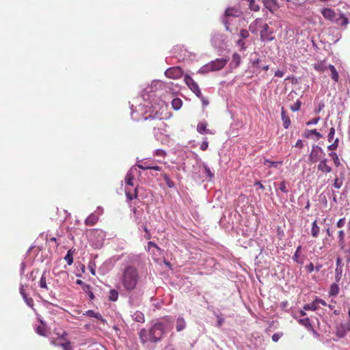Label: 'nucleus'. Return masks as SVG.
I'll return each instance as SVG.
<instances>
[{
	"mask_svg": "<svg viewBox=\"0 0 350 350\" xmlns=\"http://www.w3.org/2000/svg\"><path fill=\"white\" fill-rule=\"evenodd\" d=\"M232 62H234L235 66H238L241 62V56L238 53H234L232 55Z\"/></svg>",
	"mask_w": 350,
	"mask_h": 350,
	"instance_id": "nucleus-39",
	"label": "nucleus"
},
{
	"mask_svg": "<svg viewBox=\"0 0 350 350\" xmlns=\"http://www.w3.org/2000/svg\"><path fill=\"white\" fill-rule=\"evenodd\" d=\"M342 185V180L336 178L334 183V187L336 189H340Z\"/></svg>",
	"mask_w": 350,
	"mask_h": 350,
	"instance_id": "nucleus-42",
	"label": "nucleus"
},
{
	"mask_svg": "<svg viewBox=\"0 0 350 350\" xmlns=\"http://www.w3.org/2000/svg\"><path fill=\"white\" fill-rule=\"evenodd\" d=\"M165 75L168 78L178 79L183 76V71L180 67H172L168 68L165 71Z\"/></svg>",
	"mask_w": 350,
	"mask_h": 350,
	"instance_id": "nucleus-9",
	"label": "nucleus"
},
{
	"mask_svg": "<svg viewBox=\"0 0 350 350\" xmlns=\"http://www.w3.org/2000/svg\"><path fill=\"white\" fill-rule=\"evenodd\" d=\"M250 8L251 10H253V11H255V12H257L260 9V7L258 5L256 4L255 3V1L254 0L252 2H250Z\"/></svg>",
	"mask_w": 350,
	"mask_h": 350,
	"instance_id": "nucleus-43",
	"label": "nucleus"
},
{
	"mask_svg": "<svg viewBox=\"0 0 350 350\" xmlns=\"http://www.w3.org/2000/svg\"><path fill=\"white\" fill-rule=\"evenodd\" d=\"M224 320L223 318H221V317H220L219 316L217 317V326L218 327L221 326L222 324L224 323Z\"/></svg>",
	"mask_w": 350,
	"mask_h": 350,
	"instance_id": "nucleus-60",
	"label": "nucleus"
},
{
	"mask_svg": "<svg viewBox=\"0 0 350 350\" xmlns=\"http://www.w3.org/2000/svg\"><path fill=\"white\" fill-rule=\"evenodd\" d=\"M282 336V332L275 333L272 336V340L273 342H278Z\"/></svg>",
	"mask_w": 350,
	"mask_h": 350,
	"instance_id": "nucleus-48",
	"label": "nucleus"
},
{
	"mask_svg": "<svg viewBox=\"0 0 350 350\" xmlns=\"http://www.w3.org/2000/svg\"><path fill=\"white\" fill-rule=\"evenodd\" d=\"M275 76L278 77H282L284 76V72L278 70L275 72Z\"/></svg>",
	"mask_w": 350,
	"mask_h": 350,
	"instance_id": "nucleus-61",
	"label": "nucleus"
},
{
	"mask_svg": "<svg viewBox=\"0 0 350 350\" xmlns=\"http://www.w3.org/2000/svg\"><path fill=\"white\" fill-rule=\"evenodd\" d=\"M328 68L329 69V70L331 72V78H332V79L335 83H337L338 81V79H339V75H338V71L336 70V68L333 65L329 64L328 66Z\"/></svg>",
	"mask_w": 350,
	"mask_h": 350,
	"instance_id": "nucleus-18",
	"label": "nucleus"
},
{
	"mask_svg": "<svg viewBox=\"0 0 350 350\" xmlns=\"http://www.w3.org/2000/svg\"><path fill=\"white\" fill-rule=\"evenodd\" d=\"M183 102L180 98H175L172 101V107L174 110H178L181 108Z\"/></svg>",
	"mask_w": 350,
	"mask_h": 350,
	"instance_id": "nucleus-23",
	"label": "nucleus"
},
{
	"mask_svg": "<svg viewBox=\"0 0 350 350\" xmlns=\"http://www.w3.org/2000/svg\"><path fill=\"white\" fill-rule=\"evenodd\" d=\"M167 116V106L162 103L158 109L154 107L152 113L144 118L143 126L146 129H152L154 136L158 137L166 131L167 125L163 120Z\"/></svg>",
	"mask_w": 350,
	"mask_h": 350,
	"instance_id": "nucleus-1",
	"label": "nucleus"
},
{
	"mask_svg": "<svg viewBox=\"0 0 350 350\" xmlns=\"http://www.w3.org/2000/svg\"><path fill=\"white\" fill-rule=\"evenodd\" d=\"M329 156L332 158V159L334 161V163L336 167H339L340 165V161L339 159L338 155L335 152H331L329 153Z\"/></svg>",
	"mask_w": 350,
	"mask_h": 350,
	"instance_id": "nucleus-24",
	"label": "nucleus"
},
{
	"mask_svg": "<svg viewBox=\"0 0 350 350\" xmlns=\"http://www.w3.org/2000/svg\"><path fill=\"white\" fill-rule=\"evenodd\" d=\"M321 14L325 19L336 23L342 27H346L349 23V19L342 14H340L339 18H336V12L330 8L323 9Z\"/></svg>",
	"mask_w": 350,
	"mask_h": 350,
	"instance_id": "nucleus-5",
	"label": "nucleus"
},
{
	"mask_svg": "<svg viewBox=\"0 0 350 350\" xmlns=\"http://www.w3.org/2000/svg\"><path fill=\"white\" fill-rule=\"evenodd\" d=\"M345 219L341 218L338 221V222L336 224V226L338 228H342L345 226Z\"/></svg>",
	"mask_w": 350,
	"mask_h": 350,
	"instance_id": "nucleus-54",
	"label": "nucleus"
},
{
	"mask_svg": "<svg viewBox=\"0 0 350 350\" xmlns=\"http://www.w3.org/2000/svg\"><path fill=\"white\" fill-rule=\"evenodd\" d=\"M39 286L42 288H46L47 289V285H46V277L44 275V273L42 275V277L39 281Z\"/></svg>",
	"mask_w": 350,
	"mask_h": 350,
	"instance_id": "nucleus-37",
	"label": "nucleus"
},
{
	"mask_svg": "<svg viewBox=\"0 0 350 350\" xmlns=\"http://www.w3.org/2000/svg\"><path fill=\"white\" fill-rule=\"evenodd\" d=\"M254 27H260V36L262 42L272 41L275 38L272 36L273 33L268 24L264 23L261 18H256L254 23L250 26V30L254 32L256 29Z\"/></svg>",
	"mask_w": 350,
	"mask_h": 350,
	"instance_id": "nucleus-4",
	"label": "nucleus"
},
{
	"mask_svg": "<svg viewBox=\"0 0 350 350\" xmlns=\"http://www.w3.org/2000/svg\"><path fill=\"white\" fill-rule=\"evenodd\" d=\"M301 102L299 100H297L293 105L291 106L290 108L293 111H298L301 108Z\"/></svg>",
	"mask_w": 350,
	"mask_h": 350,
	"instance_id": "nucleus-38",
	"label": "nucleus"
},
{
	"mask_svg": "<svg viewBox=\"0 0 350 350\" xmlns=\"http://www.w3.org/2000/svg\"><path fill=\"white\" fill-rule=\"evenodd\" d=\"M135 321L144 323L145 321L144 314L140 311H136L132 316Z\"/></svg>",
	"mask_w": 350,
	"mask_h": 350,
	"instance_id": "nucleus-20",
	"label": "nucleus"
},
{
	"mask_svg": "<svg viewBox=\"0 0 350 350\" xmlns=\"http://www.w3.org/2000/svg\"><path fill=\"white\" fill-rule=\"evenodd\" d=\"M36 332L40 336H45L46 334V329L44 325L41 324L36 327Z\"/></svg>",
	"mask_w": 350,
	"mask_h": 350,
	"instance_id": "nucleus-31",
	"label": "nucleus"
},
{
	"mask_svg": "<svg viewBox=\"0 0 350 350\" xmlns=\"http://www.w3.org/2000/svg\"><path fill=\"white\" fill-rule=\"evenodd\" d=\"M339 293V287L338 284L333 283L329 288V294L331 296H336Z\"/></svg>",
	"mask_w": 350,
	"mask_h": 350,
	"instance_id": "nucleus-27",
	"label": "nucleus"
},
{
	"mask_svg": "<svg viewBox=\"0 0 350 350\" xmlns=\"http://www.w3.org/2000/svg\"><path fill=\"white\" fill-rule=\"evenodd\" d=\"M166 185H167V187H170V188H172V187H174V185H174V183L172 180H170L167 181V182L166 183Z\"/></svg>",
	"mask_w": 350,
	"mask_h": 350,
	"instance_id": "nucleus-64",
	"label": "nucleus"
},
{
	"mask_svg": "<svg viewBox=\"0 0 350 350\" xmlns=\"http://www.w3.org/2000/svg\"><path fill=\"white\" fill-rule=\"evenodd\" d=\"M165 154L166 153L165 152V151L161 149H157L154 152V155L158 157H165Z\"/></svg>",
	"mask_w": 350,
	"mask_h": 350,
	"instance_id": "nucleus-52",
	"label": "nucleus"
},
{
	"mask_svg": "<svg viewBox=\"0 0 350 350\" xmlns=\"http://www.w3.org/2000/svg\"><path fill=\"white\" fill-rule=\"evenodd\" d=\"M320 120V118L319 117H316V118H312V120H310V121H308L306 124L307 125H310V124H317L319 121Z\"/></svg>",
	"mask_w": 350,
	"mask_h": 350,
	"instance_id": "nucleus-51",
	"label": "nucleus"
},
{
	"mask_svg": "<svg viewBox=\"0 0 350 350\" xmlns=\"http://www.w3.org/2000/svg\"><path fill=\"white\" fill-rule=\"evenodd\" d=\"M304 308L306 310H316L317 309L314 303H312V304H306L304 306Z\"/></svg>",
	"mask_w": 350,
	"mask_h": 350,
	"instance_id": "nucleus-44",
	"label": "nucleus"
},
{
	"mask_svg": "<svg viewBox=\"0 0 350 350\" xmlns=\"http://www.w3.org/2000/svg\"><path fill=\"white\" fill-rule=\"evenodd\" d=\"M336 267H342V258L338 257L336 258Z\"/></svg>",
	"mask_w": 350,
	"mask_h": 350,
	"instance_id": "nucleus-63",
	"label": "nucleus"
},
{
	"mask_svg": "<svg viewBox=\"0 0 350 350\" xmlns=\"http://www.w3.org/2000/svg\"><path fill=\"white\" fill-rule=\"evenodd\" d=\"M137 166L139 169L143 170H154L156 171L161 170V167H159L158 165H151L148 164V161L142 162L141 163H138V164H137Z\"/></svg>",
	"mask_w": 350,
	"mask_h": 350,
	"instance_id": "nucleus-13",
	"label": "nucleus"
},
{
	"mask_svg": "<svg viewBox=\"0 0 350 350\" xmlns=\"http://www.w3.org/2000/svg\"><path fill=\"white\" fill-rule=\"evenodd\" d=\"M204 172L206 173V174L210 178H213L214 176V174L213 173H212L211 169L207 166V165H204Z\"/></svg>",
	"mask_w": 350,
	"mask_h": 350,
	"instance_id": "nucleus-46",
	"label": "nucleus"
},
{
	"mask_svg": "<svg viewBox=\"0 0 350 350\" xmlns=\"http://www.w3.org/2000/svg\"><path fill=\"white\" fill-rule=\"evenodd\" d=\"M142 280V275L138 269L131 265H126L122 270L120 281L124 290H135Z\"/></svg>",
	"mask_w": 350,
	"mask_h": 350,
	"instance_id": "nucleus-3",
	"label": "nucleus"
},
{
	"mask_svg": "<svg viewBox=\"0 0 350 350\" xmlns=\"http://www.w3.org/2000/svg\"><path fill=\"white\" fill-rule=\"evenodd\" d=\"M323 267V265L320 263H317L315 267H314V271H316L317 272H319L321 268Z\"/></svg>",
	"mask_w": 350,
	"mask_h": 350,
	"instance_id": "nucleus-62",
	"label": "nucleus"
},
{
	"mask_svg": "<svg viewBox=\"0 0 350 350\" xmlns=\"http://www.w3.org/2000/svg\"><path fill=\"white\" fill-rule=\"evenodd\" d=\"M186 327V323L183 317H178L176 321V328L177 332L183 330Z\"/></svg>",
	"mask_w": 350,
	"mask_h": 350,
	"instance_id": "nucleus-17",
	"label": "nucleus"
},
{
	"mask_svg": "<svg viewBox=\"0 0 350 350\" xmlns=\"http://www.w3.org/2000/svg\"><path fill=\"white\" fill-rule=\"evenodd\" d=\"M314 67L316 70L320 72H323L327 70V68H328V66L325 64L324 62H318L314 64Z\"/></svg>",
	"mask_w": 350,
	"mask_h": 350,
	"instance_id": "nucleus-25",
	"label": "nucleus"
},
{
	"mask_svg": "<svg viewBox=\"0 0 350 350\" xmlns=\"http://www.w3.org/2000/svg\"><path fill=\"white\" fill-rule=\"evenodd\" d=\"M167 323L166 321H157L147 330L142 329L139 332V337L143 345L148 342L156 343L161 340L166 332Z\"/></svg>",
	"mask_w": 350,
	"mask_h": 350,
	"instance_id": "nucleus-2",
	"label": "nucleus"
},
{
	"mask_svg": "<svg viewBox=\"0 0 350 350\" xmlns=\"http://www.w3.org/2000/svg\"><path fill=\"white\" fill-rule=\"evenodd\" d=\"M334 135H335V129H334V127H332L329 129V133L327 135L328 142H331L333 140Z\"/></svg>",
	"mask_w": 350,
	"mask_h": 350,
	"instance_id": "nucleus-41",
	"label": "nucleus"
},
{
	"mask_svg": "<svg viewBox=\"0 0 350 350\" xmlns=\"http://www.w3.org/2000/svg\"><path fill=\"white\" fill-rule=\"evenodd\" d=\"M118 299V292L115 289H111L109 291V299L113 301H117Z\"/></svg>",
	"mask_w": 350,
	"mask_h": 350,
	"instance_id": "nucleus-29",
	"label": "nucleus"
},
{
	"mask_svg": "<svg viewBox=\"0 0 350 350\" xmlns=\"http://www.w3.org/2000/svg\"><path fill=\"white\" fill-rule=\"evenodd\" d=\"M319 232L320 228L317 225V221L314 220L312 224L311 235L313 237L317 238L319 234Z\"/></svg>",
	"mask_w": 350,
	"mask_h": 350,
	"instance_id": "nucleus-19",
	"label": "nucleus"
},
{
	"mask_svg": "<svg viewBox=\"0 0 350 350\" xmlns=\"http://www.w3.org/2000/svg\"><path fill=\"white\" fill-rule=\"evenodd\" d=\"M260 61L261 60L260 59L259 57L251 58V62L252 64V66L254 67L259 68L260 66H258V64L260 62Z\"/></svg>",
	"mask_w": 350,
	"mask_h": 350,
	"instance_id": "nucleus-47",
	"label": "nucleus"
},
{
	"mask_svg": "<svg viewBox=\"0 0 350 350\" xmlns=\"http://www.w3.org/2000/svg\"><path fill=\"white\" fill-rule=\"evenodd\" d=\"M348 330L349 329H347V324L340 325V327L337 328L336 334L339 337H343Z\"/></svg>",
	"mask_w": 350,
	"mask_h": 350,
	"instance_id": "nucleus-26",
	"label": "nucleus"
},
{
	"mask_svg": "<svg viewBox=\"0 0 350 350\" xmlns=\"http://www.w3.org/2000/svg\"><path fill=\"white\" fill-rule=\"evenodd\" d=\"M184 81L189 89L198 96H201V91L198 83L189 75H185Z\"/></svg>",
	"mask_w": 350,
	"mask_h": 350,
	"instance_id": "nucleus-8",
	"label": "nucleus"
},
{
	"mask_svg": "<svg viewBox=\"0 0 350 350\" xmlns=\"http://www.w3.org/2000/svg\"><path fill=\"white\" fill-rule=\"evenodd\" d=\"M308 132L314 134L318 139L323 137V135L319 132H318L317 129L309 130Z\"/></svg>",
	"mask_w": 350,
	"mask_h": 350,
	"instance_id": "nucleus-49",
	"label": "nucleus"
},
{
	"mask_svg": "<svg viewBox=\"0 0 350 350\" xmlns=\"http://www.w3.org/2000/svg\"><path fill=\"white\" fill-rule=\"evenodd\" d=\"M201 101H202V105L204 107H206L208 105V100L207 99H206L203 96L202 94H201V96L200 97H198Z\"/></svg>",
	"mask_w": 350,
	"mask_h": 350,
	"instance_id": "nucleus-55",
	"label": "nucleus"
},
{
	"mask_svg": "<svg viewBox=\"0 0 350 350\" xmlns=\"http://www.w3.org/2000/svg\"><path fill=\"white\" fill-rule=\"evenodd\" d=\"M278 188H279V189H280L282 192H283V193H288V190L287 187H286V181H284H284L280 182V183L278 184Z\"/></svg>",
	"mask_w": 350,
	"mask_h": 350,
	"instance_id": "nucleus-34",
	"label": "nucleus"
},
{
	"mask_svg": "<svg viewBox=\"0 0 350 350\" xmlns=\"http://www.w3.org/2000/svg\"><path fill=\"white\" fill-rule=\"evenodd\" d=\"M82 289L85 293L88 294V291H91V286L89 284H83V286H82Z\"/></svg>",
	"mask_w": 350,
	"mask_h": 350,
	"instance_id": "nucleus-57",
	"label": "nucleus"
},
{
	"mask_svg": "<svg viewBox=\"0 0 350 350\" xmlns=\"http://www.w3.org/2000/svg\"><path fill=\"white\" fill-rule=\"evenodd\" d=\"M98 220V217L95 214H91L88 217V218L85 221V224L86 226H94L97 223Z\"/></svg>",
	"mask_w": 350,
	"mask_h": 350,
	"instance_id": "nucleus-16",
	"label": "nucleus"
},
{
	"mask_svg": "<svg viewBox=\"0 0 350 350\" xmlns=\"http://www.w3.org/2000/svg\"><path fill=\"white\" fill-rule=\"evenodd\" d=\"M323 155H324V152L321 147L318 146H313L309 154L308 159L310 163H315L317 161H321Z\"/></svg>",
	"mask_w": 350,
	"mask_h": 350,
	"instance_id": "nucleus-7",
	"label": "nucleus"
},
{
	"mask_svg": "<svg viewBox=\"0 0 350 350\" xmlns=\"http://www.w3.org/2000/svg\"><path fill=\"white\" fill-rule=\"evenodd\" d=\"M227 62L228 59H216L215 60H213L207 65H206L205 68L209 71L219 70L226 66Z\"/></svg>",
	"mask_w": 350,
	"mask_h": 350,
	"instance_id": "nucleus-6",
	"label": "nucleus"
},
{
	"mask_svg": "<svg viewBox=\"0 0 350 350\" xmlns=\"http://www.w3.org/2000/svg\"><path fill=\"white\" fill-rule=\"evenodd\" d=\"M298 322L300 325L304 326L308 330L312 331V332L315 334H317V332L313 329V327L310 323V321L309 318L306 317V318H304V319H300L298 321Z\"/></svg>",
	"mask_w": 350,
	"mask_h": 350,
	"instance_id": "nucleus-15",
	"label": "nucleus"
},
{
	"mask_svg": "<svg viewBox=\"0 0 350 350\" xmlns=\"http://www.w3.org/2000/svg\"><path fill=\"white\" fill-rule=\"evenodd\" d=\"M65 260L67 262L68 265H70L73 262L72 253L71 250L67 252L66 255L64 257Z\"/></svg>",
	"mask_w": 350,
	"mask_h": 350,
	"instance_id": "nucleus-33",
	"label": "nucleus"
},
{
	"mask_svg": "<svg viewBox=\"0 0 350 350\" xmlns=\"http://www.w3.org/2000/svg\"><path fill=\"white\" fill-rule=\"evenodd\" d=\"M83 314L86 315V316H88L89 317H94V318H96V319H97L98 320L103 321V317H102L101 314L100 313L95 312L92 310H87L85 312V313H84Z\"/></svg>",
	"mask_w": 350,
	"mask_h": 350,
	"instance_id": "nucleus-22",
	"label": "nucleus"
},
{
	"mask_svg": "<svg viewBox=\"0 0 350 350\" xmlns=\"http://www.w3.org/2000/svg\"><path fill=\"white\" fill-rule=\"evenodd\" d=\"M342 273V267H336L335 269L336 281L339 282Z\"/></svg>",
	"mask_w": 350,
	"mask_h": 350,
	"instance_id": "nucleus-30",
	"label": "nucleus"
},
{
	"mask_svg": "<svg viewBox=\"0 0 350 350\" xmlns=\"http://www.w3.org/2000/svg\"><path fill=\"white\" fill-rule=\"evenodd\" d=\"M142 228H143V230H144V232H146V235H145L146 239H150L151 235H150V231L148 229L146 225H143Z\"/></svg>",
	"mask_w": 350,
	"mask_h": 350,
	"instance_id": "nucleus-50",
	"label": "nucleus"
},
{
	"mask_svg": "<svg viewBox=\"0 0 350 350\" xmlns=\"http://www.w3.org/2000/svg\"><path fill=\"white\" fill-rule=\"evenodd\" d=\"M152 247L155 248L159 254H161L162 250L155 243L149 241L148 243V250H150Z\"/></svg>",
	"mask_w": 350,
	"mask_h": 350,
	"instance_id": "nucleus-32",
	"label": "nucleus"
},
{
	"mask_svg": "<svg viewBox=\"0 0 350 350\" xmlns=\"http://www.w3.org/2000/svg\"><path fill=\"white\" fill-rule=\"evenodd\" d=\"M126 198L129 200H132L133 199L137 198V189H135V191H134L133 193H131L130 191H126Z\"/></svg>",
	"mask_w": 350,
	"mask_h": 350,
	"instance_id": "nucleus-36",
	"label": "nucleus"
},
{
	"mask_svg": "<svg viewBox=\"0 0 350 350\" xmlns=\"http://www.w3.org/2000/svg\"><path fill=\"white\" fill-rule=\"evenodd\" d=\"M282 120L283 122V126L284 129H288L291 125V120L289 116L287 115L286 110L284 107L281 109Z\"/></svg>",
	"mask_w": 350,
	"mask_h": 350,
	"instance_id": "nucleus-14",
	"label": "nucleus"
},
{
	"mask_svg": "<svg viewBox=\"0 0 350 350\" xmlns=\"http://www.w3.org/2000/svg\"><path fill=\"white\" fill-rule=\"evenodd\" d=\"M304 144L302 140L301 139H298L295 145V147H298L299 148H302Z\"/></svg>",
	"mask_w": 350,
	"mask_h": 350,
	"instance_id": "nucleus-59",
	"label": "nucleus"
},
{
	"mask_svg": "<svg viewBox=\"0 0 350 350\" xmlns=\"http://www.w3.org/2000/svg\"><path fill=\"white\" fill-rule=\"evenodd\" d=\"M208 146V143L206 141L202 142V143L200 145V149L203 151L207 150Z\"/></svg>",
	"mask_w": 350,
	"mask_h": 350,
	"instance_id": "nucleus-56",
	"label": "nucleus"
},
{
	"mask_svg": "<svg viewBox=\"0 0 350 350\" xmlns=\"http://www.w3.org/2000/svg\"><path fill=\"white\" fill-rule=\"evenodd\" d=\"M27 306L31 308L33 306V300L31 297H29L27 295L23 297Z\"/></svg>",
	"mask_w": 350,
	"mask_h": 350,
	"instance_id": "nucleus-40",
	"label": "nucleus"
},
{
	"mask_svg": "<svg viewBox=\"0 0 350 350\" xmlns=\"http://www.w3.org/2000/svg\"><path fill=\"white\" fill-rule=\"evenodd\" d=\"M207 123L206 122H200L197 125V131L200 134H214V132L207 129Z\"/></svg>",
	"mask_w": 350,
	"mask_h": 350,
	"instance_id": "nucleus-12",
	"label": "nucleus"
},
{
	"mask_svg": "<svg viewBox=\"0 0 350 350\" xmlns=\"http://www.w3.org/2000/svg\"><path fill=\"white\" fill-rule=\"evenodd\" d=\"M306 269L308 273H312L314 271V266L313 263L310 262L309 265L306 266Z\"/></svg>",
	"mask_w": 350,
	"mask_h": 350,
	"instance_id": "nucleus-53",
	"label": "nucleus"
},
{
	"mask_svg": "<svg viewBox=\"0 0 350 350\" xmlns=\"http://www.w3.org/2000/svg\"><path fill=\"white\" fill-rule=\"evenodd\" d=\"M239 36L241 39L247 38L249 36V32L246 29H241L239 32Z\"/></svg>",
	"mask_w": 350,
	"mask_h": 350,
	"instance_id": "nucleus-45",
	"label": "nucleus"
},
{
	"mask_svg": "<svg viewBox=\"0 0 350 350\" xmlns=\"http://www.w3.org/2000/svg\"><path fill=\"white\" fill-rule=\"evenodd\" d=\"M263 163L267 165L269 167L278 168L282 164V161H271L265 159Z\"/></svg>",
	"mask_w": 350,
	"mask_h": 350,
	"instance_id": "nucleus-21",
	"label": "nucleus"
},
{
	"mask_svg": "<svg viewBox=\"0 0 350 350\" xmlns=\"http://www.w3.org/2000/svg\"><path fill=\"white\" fill-rule=\"evenodd\" d=\"M133 180H134V176L131 172H129L125 177V183L126 185L130 186H133Z\"/></svg>",
	"mask_w": 350,
	"mask_h": 350,
	"instance_id": "nucleus-28",
	"label": "nucleus"
},
{
	"mask_svg": "<svg viewBox=\"0 0 350 350\" xmlns=\"http://www.w3.org/2000/svg\"><path fill=\"white\" fill-rule=\"evenodd\" d=\"M59 345L64 350H73L71 346V342L69 340H66L64 342L61 343Z\"/></svg>",
	"mask_w": 350,
	"mask_h": 350,
	"instance_id": "nucleus-35",
	"label": "nucleus"
},
{
	"mask_svg": "<svg viewBox=\"0 0 350 350\" xmlns=\"http://www.w3.org/2000/svg\"><path fill=\"white\" fill-rule=\"evenodd\" d=\"M20 293L22 295L23 297L27 295V293L25 292V288L24 285H21L20 287Z\"/></svg>",
	"mask_w": 350,
	"mask_h": 350,
	"instance_id": "nucleus-58",
	"label": "nucleus"
},
{
	"mask_svg": "<svg viewBox=\"0 0 350 350\" xmlns=\"http://www.w3.org/2000/svg\"><path fill=\"white\" fill-rule=\"evenodd\" d=\"M317 169L319 171L322 172L323 173H329L332 172V167L327 165V159H323L320 161L319 163L317 165Z\"/></svg>",
	"mask_w": 350,
	"mask_h": 350,
	"instance_id": "nucleus-11",
	"label": "nucleus"
},
{
	"mask_svg": "<svg viewBox=\"0 0 350 350\" xmlns=\"http://www.w3.org/2000/svg\"><path fill=\"white\" fill-rule=\"evenodd\" d=\"M242 15V12L240 9L237 7H230L228 8L225 11V17H240Z\"/></svg>",
	"mask_w": 350,
	"mask_h": 350,
	"instance_id": "nucleus-10",
	"label": "nucleus"
}]
</instances>
